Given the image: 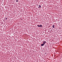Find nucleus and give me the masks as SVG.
Instances as JSON below:
<instances>
[{"instance_id": "obj_7", "label": "nucleus", "mask_w": 62, "mask_h": 62, "mask_svg": "<svg viewBox=\"0 0 62 62\" xmlns=\"http://www.w3.org/2000/svg\"><path fill=\"white\" fill-rule=\"evenodd\" d=\"M5 19H6V20H7V19L6 17L5 18Z\"/></svg>"}, {"instance_id": "obj_8", "label": "nucleus", "mask_w": 62, "mask_h": 62, "mask_svg": "<svg viewBox=\"0 0 62 62\" xmlns=\"http://www.w3.org/2000/svg\"><path fill=\"white\" fill-rule=\"evenodd\" d=\"M18 0H16V2H18Z\"/></svg>"}, {"instance_id": "obj_3", "label": "nucleus", "mask_w": 62, "mask_h": 62, "mask_svg": "<svg viewBox=\"0 0 62 62\" xmlns=\"http://www.w3.org/2000/svg\"><path fill=\"white\" fill-rule=\"evenodd\" d=\"M42 25H40L39 27H42Z\"/></svg>"}, {"instance_id": "obj_1", "label": "nucleus", "mask_w": 62, "mask_h": 62, "mask_svg": "<svg viewBox=\"0 0 62 62\" xmlns=\"http://www.w3.org/2000/svg\"><path fill=\"white\" fill-rule=\"evenodd\" d=\"M44 45H45V44H41V46H44Z\"/></svg>"}, {"instance_id": "obj_2", "label": "nucleus", "mask_w": 62, "mask_h": 62, "mask_svg": "<svg viewBox=\"0 0 62 62\" xmlns=\"http://www.w3.org/2000/svg\"><path fill=\"white\" fill-rule=\"evenodd\" d=\"M45 43H46V41H44L43 42V44H45Z\"/></svg>"}, {"instance_id": "obj_6", "label": "nucleus", "mask_w": 62, "mask_h": 62, "mask_svg": "<svg viewBox=\"0 0 62 62\" xmlns=\"http://www.w3.org/2000/svg\"><path fill=\"white\" fill-rule=\"evenodd\" d=\"M37 26H38V27H39V26H39V25H38Z\"/></svg>"}, {"instance_id": "obj_5", "label": "nucleus", "mask_w": 62, "mask_h": 62, "mask_svg": "<svg viewBox=\"0 0 62 62\" xmlns=\"http://www.w3.org/2000/svg\"><path fill=\"white\" fill-rule=\"evenodd\" d=\"M39 8H41V6H40V5H39Z\"/></svg>"}, {"instance_id": "obj_4", "label": "nucleus", "mask_w": 62, "mask_h": 62, "mask_svg": "<svg viewBox=\"0 0 62 62\" xmlns=\"http://www.w3.org/2000/svg\"><path fill=\"white\" fill-rule=\"evenodd\" d=\"M52 27L53 28H54V25Z\"/></svg>"}]
</instances>
